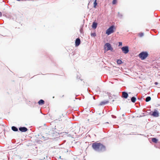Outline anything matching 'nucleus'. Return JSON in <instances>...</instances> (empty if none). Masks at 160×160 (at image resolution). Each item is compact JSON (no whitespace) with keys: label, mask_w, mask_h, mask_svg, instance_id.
<instances>
[{"label":"nucleus","mask_w":160,"mask_h":160,"mask_svg":"<svg viewBox=\"0 0 160 160\" xmlns=\"http://www.w3.org/2000/svg\"><path fill=\"white\" fill-rule=\"evenodd\" d=\"M92 148L94 151L99 152H103L106 150L105 146L100 142H95L93 143Z\"/></svg>","instance_id":"nucleus-1"},{"label":"nucleus","mask_w":160,"mask_h":160,"mask_svg":"<svg viewBox=\"0 0 160 160\" xmlns=\"http://www.w3.org/2000/svg\"><path fill=\"white\" fill-rule=\"evenodd\" d=\"M148 55V53L147 52H142L138 54V57L142 60H143L145 59Z\"/></svg>","instance_id":"nucleus-2"},{"label":"nucleus","mask_w":160,"mask_h":160,"mask_svg":"<svg viewBox=\"0 0 160 160\" xmlns=\"http://www.w3.org/2000/svg\"><path fill=\"white\" fill-rule=\"evenodd\" d=\"M116 29L115 27L112 25L106 31V33L109 35L114 32V30Z\"/></svg>","instance_id":"nucleus-3"},{"label":"nucleus","mask_w":160,"mask_h":160,"mask_svg":"<svg viewBox=\"0 0 160 160\" xmlns=\"http://www.w3.org/2000/svg\"><path fill=\"white\" fill-rule=\"evenodd\" d=\"M104 47V49H106L107 48V51H108V50L112 51L113 49V48L112 47L111 45L108 43H107L105 44Z\"/></svg>","instance_id":"nucleus-4"},{"label":"nucleus","mask_w":160,"mask_h":160,"mask_svg":"<svg viewBox=\"0 0 160 160\" xmlns=\"http://www.w3.org/2000/svg\"><path fill=\"white\" fill-rule=\"evenodd\" d=\"M122 52L125 54H127L129 52V47L128 46H125L121 48Z\"/></svg>","instance_id":"nucleus-5"},{"label":"nucleus","mask_w":160,"mask_h":160,"mask_svg":"<svg viewBox=\"0 0 160 160\" xmlns=\"http://www.w3.org/2000/svg\"><path fill=\"white\" fill-rule=\"evenodd\" d=\"M151 115L155 117H158L159 116V113L156 109H155Z\"/></svg>","instance_id":"nucleus-6"},{"label":"nucleus","mask_w":160,"mask_h":160,"mask_svg":"<svg viewBox=\"0 0 160 160\" xmlns=\"http://www.w3.org/2000/svg\"><path fill=\"white\" fill-rule=\"evenodd\" d=\"M19 130L22 132H25L28 130V128L24 127H20L19 128Z\"/></svg>","instance_id":"nucleus-7"},{"label":"nucleus","mask_w":160,"mask_h":160,"mask_svg":"<svg viewBox=\"0 0 160 160\" xmlns=\"http://www.w3.org/2000/svg\"><path fill=\"white\" fill-rule=\"evenodd\" d=\"M122 97L125 98H127L128 96V93L125 91L122 92Z\"/></svg>","instance_id":"nucleus-8"},{"label":"nucleus","mask_w":160,"mask_h":160,"mask_svg":"<svg viewBox=\"0 0 160 160\" xmlns=\"http://www.w3.org/2000/svg\"><path fill=\"white\" fill-rule=\"evenodd\" d=\"M40 138L42 140H46L50 138V137H49V136H48V135L46 137H45L44 136L41 135Z\"/></svg>","instance_id":"nucleus-9"},{"label":"nucleus","mask_w":160,"mask_h":160,"mask_svg":"<svg viewBox=\"0 0 160 160\" xmlns=\"http://www.w3.org/2000/svg\"><path fill=\"white\" fill-rule=\"evenodd\" d=\"M57 128L59 131L61 130L63 128L62 125L61 124H58L57 126Z\"/></svg>","instance_id":"nucleus-10"},{"label":"nucleus","mask_w":160,"mask_h":160,"mask_svg":"<svg viewBox=\"0 0 160 160\" xmlns=\"http://www.w3.org/2000/svg\"><path fill=\"white\" fill-rule=\"evenodd\" d=\"M109 102V101L108 100L104 101L101 102L99 104V105L100 106L105 105L107 104Z\"/></svg>","instance_id":"nucleus-11"},{"label":"nucleus","mask_w":160,"mask_h":160,"mask_svg":"<svg viewBox=\"0 0 160 160\" xmlns=\"http://www.w3.org/2000/svg\"><path fill=\"white\" fill-rule=\"evenodd\" d=\"M81 41H75V47H78L81 43Z\"/></svg>","instance_id":"nucleus-12"},{"label":"nucleus","mask_w":160,"mask_h":160,"mask_svg":"<svg viewBox=\"0 0 160 160\" xmlns=\"http://www.w3.org/2000/svg\"><path fill=\"white\" fill-rule=\"evenodd\" d=\"M45 102L42 99H40L38 102V104L39 105H42L44 104Z\"/></svg>","instance_id":"nucleus-13"},{"label":"nucleus","mask_w":160,"mask_h":160,"mask_svg":"<svg viewBox=\"0 0 160 160\" xmlns=\"http://www.w3.org/2000/svg\"><path fill=\"white\" fill-rule=\"evenodd\" d=\"M11 128L12 131L15 132H17L18 131V128L17 127L14 126H12Z\"/></svg>","instance_id":"nucleus-14"},{"label":"nucleus","mask_w":160,"mask_h":160,"mask_svg":"<svg viewBox=\"0 0 160 160\" xmlns=\"http://www.w3.org/2000/svg\"><path fill=\"white\" fill-rule=\"evenodd\" d=\"M97 23L95 22H93L92 26V28L94 29H96L97 27Z\"/></svg>","instance_id":"nucleus-15"},{"label":"nucleus","mask_w":160,"mask_h":160,"mask_svg":"<svg viewBox=\"0 0 160 160\" xmlns=\"http://www.w3.org/2000/svg\"><path fill=\"white\" fill-rule=\"evenodd\" d=\"M131 102L133 103H134L136 101V98L135 97H132L131 98Z\"/></svg>","instance_id":"nucleus-16"},{"label":"nucleus","mask_w":160,"mask_h":160,"mask_svg":"<svg viewBox=\"0 0 160 160\" xmlns=\"http://www.w3.org/2000/svg\"><path fill=\"white\" fill-rule=\"evenodd\" d=\"M152 141L153 142L156 143L158 142V140L156 138H152Z\"/></svg>","instance_id":"nucleus-17"},{"label":"nucleus","mask_w":160,"mask_h":160,"mask_svg":"<svg viewBox=\"0 0 160 160\" xmlns=\"http://www.w3.org/2000/svg\"><path fill=\"white\" fill-rule=\"evenodd\" d=\"M144 35V33L143 32H140L138 33V36L140 38L143 37Z\"/></svg>","instance_id":"nucleus-18"},{"label":"nucleus","mask_w":160,"mask_h":160,"mask_svg":"<svg viewBox=\"0 0 160 160\" xmlns=\"http://www.w3.org/2000/svg\"><path fill=\"white\" fill-rule=\"evenodd\" d=\"M151 100V98L150 96H148L146 97L145 99V101L146 102H148L150 101Z\"/></svg>","instance_id":"nucleus-19"},{"label":"nucleus","mask_w":160,"mask_h":160,"mask_svg":"<svg viewBox=\"0 0 160 160\" xmlns=\"http://www.w3.org/2000/svg\"><path fill=\"white\" fill-rule=\"evenodd\" d=\"M117 62L118 64H121L123 63L122 61L120 59H118Z\"/></svg>","instance_id":"nucleus-20"},{"label":"nucleus","mask_w":160,"mask_h":160,"mask_svg":"<svg viewBox=\"0 0 160 160\" xmlns=\"http://www.w3.org/2000/svg\"><path fill=\"white\" fill-rule=\"evenodd\" d=\"M97 0H95L94 2V8H96V6H97Z\"/></svg>","instance_id":"nucleus-21"},{"label":"nucleus","mask_w":160,"mask_h":160,"mask_svg":"<svg viewBox=\"0 0 160 160\" xmlns=\"http://www.w3.org/2000/svg\"><path fill=\"white\" fill-rule=\"evenodd\" d=\"M117 2V0H113L112 3L113 4H115Z\"/></svg>","instance_id":"nucleus-22"},{"label":"nucleus","mask_w":160,"mask_h":160,"mask_svg":"<svg viewBox=\"0 0 160 160\" xmlns=\"http://www.w3.org/2000/svg\"><path fill=\"white\" fill-rule=\"evenodd\" d=\"M91 35L92 36L94 37V36H96V34L95 33H92L91 34Z\"/></svg>","instance_id":"nucleus-23"},{"label":"nucleus","mask_w":160,"mask_h":160,"mask_svg":"<svg viewBox=\"0 0 160 160\" xmlns=\"http://www.w3.org/2000/svg\"><path fill=\"white\" fill-rule=\"evenodd\" d=\"M122 43L121 42H120L119 43V46H122Z\"/></svg>","instance_id":"nucleus-24"},{"label":"nucleus","mask_w":160,"mask_h":160,"mask_svg":"<svg viewBox=\"0 0 160 160\" xmlns=\"http://www.w3.org/2000/svg\"><path fill=\"white\" fill-rule=\"evenodd\" d=\"M112 117L113 118H116V116H115L113 115H112Z\"/></svg>","instance_id":"nucleus-25"},{"label":"nucleus","mask_w":160,"mask_h":160,"mask_svg":"<svg viewBox=\"0 0 160 160\" xmlns=\"http://www.w3.org/2000/svg\"><path fill=\"white\" fill-rule=\"evenodd\" d=\"M2 16V13L1 12H0V17Z\"/></svg>","instance_id":"nucleus-26"},{"label":"nucleus","mask_w":160,"mask_h":160,"mask_svg":"<svg viewBox=\"0 0 160 160\" xmlns=\"http://www.w3.org/2000/svg\"><path fill=\"white\" fill-rule=\"evenodd\" d=\"M158 82H155V84L156 85H158Z\"/></svg>","instance_id":"nucleus-27"},{"label":"nucleus","mask_w":160,"mask_h":160,"mask_svg":"<svg viewBox=\"0 0 160 160\" xmlns=\"http://www.w3.org/2000/svg\"><path fill=\"white\" fill-rule=\"evenodd\" d=\"M76 40H80L79 38H77L76 39Z\"/></svg>","instance_id":"nucleus-28"},{"label":"nucleus","mask_w":160,"mask_h":160,"mask_svg":"<svg viewBox=\"0 0 160 160\" xmlns=\"http://www.w3.org/2000/svg\"><path fill=\"white\" fill-rule=\"evenodd\" d=\"M108 123V122H106L105 123Z\"/></svg>","instance_id":"nucleus-29"},{"label":"nucleus","mask_w":160,"mask_h":160,"mask_svg":"<svg viewBox=\"0 0 160 160\" xmlns=\"http://www.w3.org/2000/svg\"><path fill=\"white\" fill-rule=\"evenodd\" d=\"M61 158V156H60V157H59V158Z\"/></svg>","instance_id":"nucleus-30"}]
</instances>
